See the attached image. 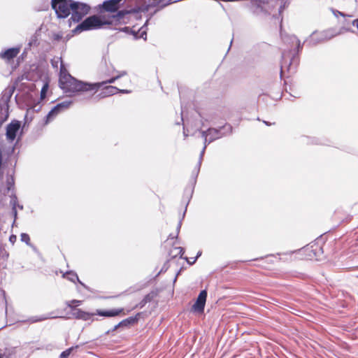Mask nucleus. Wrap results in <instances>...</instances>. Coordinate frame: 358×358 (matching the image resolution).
Listing matches in <instances>:
<instances>
[{
  "label": "nucleus",
  "instance_id": "obj_26",
  "mask_svg": "<svg viewBox=\"0 0 358 358\" xmlns=\"http://www.w3.org/2000/svg\"><path fill=\"white\" fill-rule=\"evenodd\" d=\"M136 322H137L136 317H130L125 320H123V323H127L128 326L130 324H134Z\"/></svg>",
  "mask_w": 358,
  "mask_h": 358
},
{
  "label": "nucleus",
  "instance_id": "obj_1",
  "mask_svg": "<svg viewBox=\"0 0 358 358\" xmlns=\"http://www.w3.org/2000/svg\"><path fill=\"white\" fill-rule=\"evenodd\" d=\"M59 87L65 93H69V96H76L83 92L89 93L88 98L92 97L101 87V83H90L77 80L70 75L61 62Z\"/></svg>",
  "mask_w": 358,
  "mask_h": 358
},
{
  "label": "nucleus",
  "instance_id": "obj_16",
  "mask_svg": "<svg viewBox=\"0 0 358 358\" xmlns=\"http://www.w3.org/2000/svg\"><path fill=\"white\" fill-rule=\"evenodd\" d=\"M64 277H66L68 280H69L70 281H71L73 282H75L76 281H78V282H79V283L80 285H82L83 286L85 287V285L81 281H80L77 273L73 272V271H68V272H66L65 273V275H64Z\"/></svg>",
  "mask_w": 358,
  "mask_h": 358
},
{
  "label": "nucleus",
  "instance_id": "obj_11",
  "mask_svg": "<svg viewBox=\"0 0 358 358\" xmlns=\"http://www.w3.org/2000/svg\"><path fill=\"white\" fill-rule=\"evenodd\" d=\"M117 92L128 94L130 93V91L127 90H119L116 87L108 85L103 88L102 92L99 94V96L101 97H106L115 94Z\"/></svg>",
  "mask_w": 358,
  "mask_h": 358
},
{
  "label": "nucleus",
  "instance_id": "obj_29",
  "mask_svg": "<svg viewBox=\"0 0 358 358\" xmlns=\"http://www.w3.org/2000/svg\"><path fill=\"white\" fill-rule=\"evenodd\" d=\"M10 205L12 206V208L17 207V198L15 194H13L10 196Z\"/></svg>",
  "mask_w": 358,
  "mask_h": 358
},
{
  "label": "nucleus",
  "instance_id": "obj_18",
  "mask_svg": "<svg viewBox=\"0 0 358 358\" xmlns=\"http://www.w3.org/2000/svg\"><path fill=\"white\" fill-rule=\"evenodd\" d=\"M55 317H50V316H34L29 319V321L31 322H37L45 320L49 318H54Z\"/></svg>",
  "mask_w": 358,
  "mask_h": 358
},
{
  "label": "nucleus",
  "instance_id": "obj_3",
  "mask_svg": "<svg viewBox=\"0 0 358 358\" xmlns=\"http://www.w3.org/2000/svg\"><path fill=\"white\" fill-rule=\"evenodd\" d=\"M110 22V21H107L105 17L92 15L87 17L79 24L74 29V32L98 29L102 28L104 25H109Z\"/></svg>",
  "mask_w": 358,
  "mask_h": 358
},
{
  "label": "nucleus",
  "instance_id": "obj_40",
  "mask_svg": "<svg viewBox=\"0 0 358 358\" xmlns=\"http://www.w3.org/2000/svg\"><path fill=\"white\" fill-rule=\"evenodd\" d=\"M12 183H13V182H9V181L8 182V190L10 189V186L12 185Z\"/></svg>",
  "mask_w": 358,
  "mask_h": 358
},
{
  "label": "nucleus",
  "instance_id": "obj_42",
  "mask_svg": "<svg viewBox=\"0 0 358 358\" xmlns=\"http://www.w3.org/2000/svg\"><path fill=\"white\" fill-rule=\"evenodd\" d=\"M17 206L20 208V209H22L23 208V206H20L19 204H17Z\"/></svg>",
  "mask_w": 358,
  "mask_h": 358
},
{
  "label": "nucleus",
  "instance_id": "obj_27",
  "mask_svg": "<svg viewBox=\"0 0 358 358\" xmlns=\"http://www.w3.org/2000/svg\"><path fill=\"white\" fill-rule=\"evenodd\" d=\"M136 322H137L136 317H130L125 320H123V323H127L128 326L130 324H134Z\"/></svg>",
  "mask_w": 358,
  "mask_h": 358
},
{
  "label": "nucleus",
  "instance_id": "obj_9",
  "mask_svg": "<svg viewBox=\"0 0 358 358\" xmlns=\"http://www.w3.org/2000/svg\"><path fill=\"white\" fill-rule=\"evenodd\" d=\"M20 127V123L17 120L12 121L6 126V138L10 142H13L15 138L17 133Z\"/></svg>",
  "mask_w": 358,
  "mask_h": 358
},
{
  "label": "nucleus",
  "instance_id": "obj_49",
  "mask_svg": "<svg viewBox=\"0 0 358 358\" xmlns=\"http://www.w3.org/2000/svg\"><path fill=\"white\" fill-rule=\"evenodd\" d=\"M184 134L185 136H187L185 129L184 128Z\"/></svg>",
  "mask_w": 358,
  "mask_h": 358
},
{
  "label": "nucleus",
  "instance_id": "obj_34",
  "mask_svg": "<svg viewBox=\"0 0 358 358\" xmlns=\"http://www.w3.org/2000/svg\"><path fill=\"white\" fill-rule=\"evenodd\" d=\"M181 224H181V221H180V222H178V226H177V234H176V236H174V235H173L172 234H171L169 235V238H176V237L178 236V233H179L180 229V227H181Z\"/></svg>",
  "mask_w": 358,
  "mask_h": 358
},
{
  "label": "nucleus",
  "instance_id": "obj_17",
  "mask_svg": "<svg viewBox=\"0 0 358 358\" xmlns=\"http://www.w3.org/2000/svg\"><path fill=\"white\" fill-rule=\"evenodd\" d=\"M345 27L344 28L347 31H350L354 33H358V20H354L350 26H347L345 24Z\"/></svg>",
  "mask_w": 358,
  "mask_h": 358
},
{
  "label": "nucleus",
  "instance_id": "obj_20",
  "mask_svg": "<svg viewBox=\"0 0 358 358\" xmlns=\"http://www.w3.org/2000/svg\"><path fill=\"white\" fill-rule=\"evenodd\" d=\"M82 301L78 300H72L71 301L67 302V306L73 310V308H76V306H80L81 304Z\"/></svg>",
  "mask_w": 358,
  "mask_h": 358
},
{
  "label": "nucleus",
  "instance_id": "obj_39",
  "mask_svg": "<svg viewBox=\"0 0 358 358\" xmlns=\"http://www.w3.org/2000/svg\"><path fill=\"white\" fill-rule=\"evenodd\" d=\"M127 74V72L126 71H122L118 76H120V77L124 76Z\"/></svg>",
  "mask_w": 358,
  "mask_h": 358
},
{
  "label": "nucleus",
  "instance_id": "obj_2",
  "mask_svg": "<svg viewBox=\"0 0 358 358\" xmlns=\"http://www.w3.org/2000/svg\"><path fill=\"white\" fill-rule=\"evenodd\" d=\"M232 131V127L230 124H225L219 129L209 128L207 131H201V136L204 138V146L201 152L199 160L198 162V170L201 164L203 156L204 155L207 145L211 142L222 138V136L230 134Z\"/></svg>",
  "mask_w": 358,
  "mask_h": 358
},
{
  "label": "nucleus",
  "instance_id": "obj_47",
  "mask_svg": "<svg viewBox=\"0 0 358 358\" xmlns=\"http://www.w3.org/2000/svg\"><path fill=\"white\" fill-rule=\"evenodd\" d=\"M57 64V62H55V64H54V63L52 62V66H57V64Z\"/></svg>",
  "mask_w": 358,
  "mask_h": 358
},
{
  "label": "nucleus",
  "instance_id": "obj_25",
  "mask_svg": "<svg viewBox=\"0 0 358 358\" xmlns=\"http://www.w3.org/2000/svg\"><path fill=\"white\" fill-rule=\"evenodd\" d=\"M0 303L6 305V294L3 289H0Z\"/></svg>",
  "mask_w": 358,
  "mask_h": 358
},
{
  "label": "nucleus",
  "instance_id": "obj_33",
  "mask_svg": "<svg viewBox=\"0 0 358 358\" xmlns=\"http://www.w3.org/2000/svg\"><path fill=\"white\" fill-rule=\"evenodd\" d=\"M122 327H128V325L127 323H123V320H122L113 327V331H116L118 328Z\"/></svg>",
  "mask_w": 358,
  "mask_h": 358
},
{
  "label": "nucleus",
  "instance_id": "obj_14",
  "mask_svg": "<svg viewBox=\"0 0 358 358\" xmlns=\"http://www.w3.org/2000/svg\"><path fill=\"white\" fill-rule=\"evenodd\" d=\"M20 51V47L11 48L0 53V57L6 60H10L17 57Z\"/></svg>",
  "mask_w": 358,
  "mask_h": 358
},
{
  "label": "nucleus",
  "instance_id": "obj_46",
  "mask_svg": "<svg viewBox=\"0 0 358 358\" xmlns=\"http://www.w3.org/2000/svg\"><path fill=\"white\" fill-rule=\"evenodd\" d=\"M57 64V62H55V64H54V63L52 62V66H57V64Z\"/></svg>",
  "mask_w": 358,
  "mask_h": 358
},
{
  "label": "nucleus",
  "instance_id": "obj_32",
  "mask_svg": "<svg viewBox=\"0 0 358 358\" xmlns=\"http://www.w3.org/2000/svg\"><path fill=\"white\" fill-rule=\"evenodd\" d=\"M333 13L336 17H338V15L343 16V17H352V15H345L344 13L338 11V10H333Z\"/></svg>",
  "mask_w": 358,
  "mask_h": 358
},
{
  "label": "nucleus",
  "instance_id": "obj_4",
  "mask_svg": "<svg viewBox=\"0 0 358 358\" xmlns=\"http://www.w3.org/2000/svg\"><path fill=\"white\" fill-rule=\"evenodd\" d=\"M123 311V308H117L109 310H96V313H90L79 308H73L72 315L76 319L87 321L90 320L94 315L103 317H115L121 314Z\"/></svg>",
  "mask_w": 358,
  "mask_h": 358
},
{
  "label": "nucleus",
  "instance_id": "obj_7",
  "mask_svg": "<svg viewBox=\"0 0 358 358\" xmlns=\"http://www.w3.org/2000/svg\"><path fill=\"white\" fill-rule=\"evenodd\" d=\"M71 9L72 15L69 20L73 22H78L89 13L90 7L86 3L74 1L71 5Z\"/></svg>",
  "mask_w": 358,
  "mask_h": 358
},
{
  "label": "nucleus",
  "instance_id": "obj_45",
  "mask_svg": "<svg viewBox=\"0 0 358 358\" xmlns=\"http://www.w3.org/2000/svg\"><path fill=\"white\" fill-rule=\"evenodd\" d=\"M57 64V62H55V64H54V63L52 62V66H57V64Z\"/></svg>",
  "mask_w": 358,
  "mask_h": 358
},
{
  "label": "nucleus",
  "instance_id": "obj_22",
  "mask_svg": "<svg viewBox=\"0 0 358 358\" xmlns=\"http://www.w3.org/2000/svg\"><path fill=\"white\" fill-rule=\"evenodd\" d=\"M13 353L10 350H6L3 353H0V358H13Z\"/></svg>",
  "mask_w": 358,
  "mask_h": 358
},
{
  "label": "nucleus",
  "instance_id": "obj_23",
  "mask_svg": "<svg viewBox=\"0 0 358 358\" xmlns=\"http://www.w3.org/2000/svg\"><path fill=\"white\" fill-rule=\"evenodd\" d=\"M48 89V85L46 83L43 86V87L41 90V99H43L45 98Z\"/></svg>",
  "mask_w": 358,
  "mask_h": 358
},
{
  "label": "nucleus",
  "instance_id": "obj_12",
  "mask_svg": "<svg viewBox=\"0 0 358 358\" xmlns=\"http://www.w3.org/2000/svg\"><path fill=\"white\" fill-rule=\"evenodd\" d=\"M131 13V10H122L117 11V13L115 15H112L108 19H106L107 21H110L111 22L109 24H113V23L116 22H124V17L126 15H129Z\"/></svg>",
  "mask_w": 358,
  "mask_h": 358
},
{
  "label": "nucleus",
  "instance_id": "obj_13",
  "mask_svg": "<svg viewBox=\"0 0 358 358\" xmlns=\"http://www.w3.org/2000/svg\"><path fill=\"white\" fill-rule=\"evenodd\" d=\"M281 37L285 43H287L290 45L291 48L296 45L298 50L301 48V43L299 40L296 38V36L294 35H287L281 34Z\"/></svg>",
  "mask_w": 358,
  "mask_h": 358
},
{
  "label": "nucleus",
  "instance_id": "obj_5",
  "mask_svg": "<svg viewBox=\"0 0 358 358\" xmlns=\"http://www.w3.org/2000/svg\"><path fill=\"white\" fill-rule=\"evenodd\" d=\"M299 64V57L296 53H292L291 50H284L282 53L281 72L287 69L290 73H294Z\"/></svg>",
  "mask_w": 358,
  "mask_h": 358
},
{
  "label": "nucleus",
  "instance_id": "obj_19",
  "mask_svg": "<svg viewBox=\"0 0 358 358\" xmlns=\"http://www.w3.org/2000/svg\"><path fill=\"white\" fill-rule=\"evenodd\" d=\"M13 92L9 90L8 92H4L2 94L1 101L5 103H8L12 96Z\"/></svg>",
  "mask_w": 358,
  "mask_h": 358
},
{
  "label": "nucleus",
  "instance_id": "obj_31",
  "mask_svg": "<svg viewBox=\"0 0 358 358\" xmlns=\"http://www.w3.org/2000/svg\"><path fill=\"white\" fill-rule=\"evenodd\" d=\"M152 297L150 296V294H147L145 296V297L143 298V299L141 301V306H143L144 305H145L148 302L150 301Z\"/></svg>",
  "mask_w": 358,
  "mask_h": 358
},
{
  "label": "nucleus",
  "instance_id": "obj_36",
  "mask_svg": "<svg viewBox=\"0 0 358 358\" xmlns=\"http://www.w3.org/2000/svg\"><path fill=\"white\" fill-rule=\"evenodd\" d=\"M177 250H179L178 254L180 255V257H182V255L185 252L184 248L182 247L176 248Z\"/></svg>",
  "mask_w": 358,
  "mask_h": 358
},
{
  "label": "nucleus",
  "instance_id": "obj_44",
  "mask_svg": "<svg viewBox=\"0 0 358 358\" xmlns=\"http://www.w3.org/2000/svg\"><path fill=\"white\" fill-rule=\"evenodd\" d=\"M201 255V252H199L197 253V255H196L197 258H198Z\"/></svg>",
  "mask_w": 358,
  "mask_h": 358
},
{
  "label": "nucleus",
  "instance_id": "obj_28",
  "mask_svg": "<svg viewBox=\"0 0 358 358\" xmlns=\"http://www.w3.org/2000/svg\"><path fill=\"white\" fill-rule=\"evenodd\" d=\"M120 78V76H116L113 77V78H110V79H108V80H106V81H103V82L100 83L101 84V87L103 85H105V84H107V83H110H110H113L116 80H117V79H118V78Z\"/></svg>",
  "mask_w": 358,
  "mask_h": 358
},
{
  "label": "nucleus",
  "instance_id": "obj_21",
  "mask_svg": "<svg viewBox=\"0 0 358 358\" xmlns=\"http://www.w3.org/2000/svg\"><path fill=\"white\" fill-rule=\"evenodd\" d=\"M20 239L22 242H24L27 245H30V238L27 234L22 233L20 235Z\"/></svg>",
  "mask_w": 358,
  "mask_h": 358
},
{
  "label": "nucleus",
  "instance_id": "obj_30",
  "mask_svg": "<svg viewBox=\"0 0 358 358\" xmlns=\"http://www.w3.org/2000/svg\"><path fill=\"white\" fill-rule=\"evenodd\" d=\"M336 35H337V34L333 33L332 30H328L325 32L324 39L329 40Z\"/></svg>",
  "mask_w": 358,
  "mask_h": 358
},
{
  "label": "nucleus",
  "instance_id": "obj_6",
  "mask_svg": "<svg viewBox=\"0 0 358 358\" xmlns=\"http://www.w3.org/2000/svg\"><path fill=\"white\" fill-rule=\"evenodd\" d=\"M74 1L71 0H52V7L55 10L57 17L65 18L71 13V5Z\"/></svg>",
  "mask_w": 358,
  "mask_h": 358
},
{
  "label": "nucleus",
  "instance_id": "obj_10",
  "mask_svg": "<svg viewBox=\"0 0 358 358\" xmlns=\"http://www.w3.org/2000/svg\"><path fill=\"white\" fill-rule=\"evenodd\" d=\"M206 298L207 291L206 289L201 291L196 302L192 306V309L195 312L203 313L206 305Z\"/></svg>",
  "mask_w": 358,
  "mask_h": 358
},
{
  "label": "nucleus",
  "instance_id": "obj_8",
  "mask_svg": "<svg viewBox=\"0 0 358 358\" xmlns=\"http://www.w3.org/2000/svg\"><path fill=\"white\" fill-rule=\"evenodd\" d=\"M73 101L71 100H66L57 103L46 115V122L53 120L59 113L68 109Z\"/></svg>",
  "mask_w": 358,
  "mask_h": 358
},
{
  "label": "nucleus",
  "instance_id": "obj_38",
  "mask_svg": "<svg viewBox=\"0 0 358 358\" xmlns=\"http://www.w3.org/2000/svg\"><path fill=\"white\" fill-rule=\"evenodd\" d=\"M9 239L10 242L13 243L16 240V236L15 235H11Z\"/></svg>",
  "mask_w": 358,
  "mask_h": 358
},
{
  "label": "nucleus",
  "instance_id": "obj_48",
  "mask_svg": "<svg viewBox=\"0 0 358 358\" xmlns=\"http://www.w3.org/2000/svg\"><path fill=\"white\" fill-rule=\"evenodd\" d=\"M172 3H173V1H169V3H167L166 5H169V4H171Z\"/></svg>",
  "mask_w": 358,
  "mask_h": 358
},
{
  "label": "nucleus",
  "instance_id": "obj_41",
  "mask_svg": "<svg viewBox=\"0 0 358 358\" xmlns=\"http://www.w3.org/2000/svg\"><path fill=\"white\" fill-rule=\"evenodd\" d=\"M146 36V32L145 31H142L141 34V37H143V36Z\"/></svg>",
  "mask_w": 358,
  "mask_h": 358
},
{
  "label": "nucleus",
  "instance_id": "obj_43",
  "mask_svg": "<svg viewBox=\"0 0 358 358\" xmlns=\"http://www.w3.org/2000/svg\"><path fill=\"white\" fill-rule=\"evenodd\" d=\"M264 122L266 125H271V123H269V122H266V121H264Z\"/></svg>",
  "mask_w": 358,
  "mask_h": 358
},
{
  "label": "nucleus",
  "instance_id": "obj_50",
  "mask_svg": "<svg viewBox=\"0 0 358 358\" xmlns=\"http://www.w3.org/2000/svg\"><path fill=\"white\" fill-rule=\"evenodd\" d=\"M356 1H357V0H355Z\"/></svg>",
  "mask_w": 358,
  "mask_h": 358
},
{
  "label": "nucleus",
  "instance_id": "obj_15",
  "mask_svg": "<svg viewBox=\"0 0 358 358\" xmlns=\"http://www.w3.org/2000/svg\"><path fill=\"white\" fill-rule=\"evenodd\" d=\"M122 0H108L105 1L103 4L102 7L103 10L109 12H115L117 10L118 8V4Z\"/></svg>",
  "mask_w": 358,
  "mask_h": 358
},
{
  "label": "nucleus",
  "instance_id": "obj_24",
  "mask_svg": "<svg viewBox=\"0 0 358 358\" xmlns=\"http://www.w3.org/2000/svg\"><path fill=\"white\" fill-rule=\"evenodd\" d=\"M73 349V347L63 351L60 355V358H68V357L70 355L72 350Z\"/></svg>",
  "mask_w": 358,
  "mask_h": 358
},
{
  "label": "nucleus",
  "instance_id": "obj_37",
  "mask_svg": "<svg viewBox=\"0 0 358 358\" xmlns=\"http://www.w3.org/2000/svg\"><path fill=\"white\" fill-rule=\"evenodd\" d=\"M12 213L13 214V216H14L15 219H16V217H17V210H16L15 207L12 208Z\"/></svg>",
  "mask_w": 358,
  "mask_h": 358
},
{
  "label": "nucleus",
  "instance_id": "obj_35",
  "mask_svg": "<svg viewBox=\"0 0 358 358\" xmlns=\"http://www.w3.org/2000/svg\"><path fill=\"white\" fill-rule=\"evenodd\" d=\"M187 263L190 265L192 264H194L195 263V262L196 261L197 259V257H192V258H190V259H187V258H185Z\"/></svg>",
  "mask_w": 358,
  "mask_h": 358
}]
</instances>
